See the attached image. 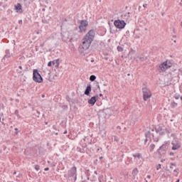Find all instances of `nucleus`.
I'll return each instance as SVG.
<instances>
[{"label":"nucleus","instance_id":"nucleus-1","mask_svg":"<svg viewBox=\"0 0 182 182\" xmlns=\"http://www.w3.org/2000/svg\"><path fill=\"white\" fill-rule=\"evenodd\" d=\"M95 35H96L95 30H90L87 33L82 39V45L79 46L80 53H85V50H87L92 43L95 39Z\"/></svg>","mask_w":182,"mask_h":182},{"label":"nucleus","instance_id":"nucleus-2","mask_svg":"<svg viewBox=\"0 0 182 182\" xmlns=\"http://www.w3.org/2000/svg\"><path fill=\"white\" fill-rule=\"evenodd\" d=\"M68 178H71L72 181L77 180V171L76 166H73L68 171Z\"/></svg>","mask_w":182,"mask_h":182},{"label":"nucleus","instance_id":"nucleus-3","mask_svg":"<svg viewBox=\"0 0 182 182\" xmlns=\"http://www.w3.org/2000/svg\"><path fill=\"white\" fill-rule=\"evenodd\" d=\"M33 80L36 82V83H42V82H43V77H42V75H41L36 69L33 70Z\"/></svg>","mask_w":182,"mask_h":182},{"label":"nucleus","instance_id":"nucleus-4","mask_svg":"<svg viewBox=\"0 0 182 182\" xmlns=\"http://www.w3.org/2000/svg\"><path fill=\"white\" fill-rule=\"evenodd\" d=\"M89 26V21L87 20H81L79 26V32L82 33V32H86V29Z\"/></svg>","mask_w":182,"mask_h":182},{"label":"nucleus","instance_id":"nucleus-5","mask_svg":"<svg viewBox=\"0 0 182 182\" xmlns=\"http://www.w3.org/2000/svg\"><path fill=\"white\" fill-rule=\"evenodd\" d=\"M114 26L117 28V29H124L126 28V21L124 20H115L114 22Z\"/></svg>","mask_w":182,"mask_h":182},{"label":"nucleus","instance_id":"nucleus-6","mask_svg":"<svg viewBox=\"0 0 182 182\" xmlns=\"http://www.w3.org/2000/svg\"><path fill=\"white\" fill-rule=\"evenodd\" d=\"M171 66H173L171 62H170L169 60H166L159 65V69H161V72H166V70L171 68Z\"/></svg>","mask_w":182,"mask_h":182},{"label":"nucleus","instance_id":"nucleus-7","mask_svg":"<svg viewBox=\"0 0 182 182\" xmlns=\"http://www.w3.org/2000/svg\"><path fill=\"white\" fill-rule=\"evenodd\" d=\"M142 93H143V97L144 100H149L150 97H151V92H150V90L147 87H143L142 88Z\"/></svg>","mask_w":182,"mask_h":182},{"label":"nucleus","instance_id":"nucleus-8","mask_svg":"<svg viewBox=\"0 0 182 182\" xmlns=\"http://www.w3.org/2000/svg\"><path fill=\"white\" fill-rule=\"evenodd\" d=\"M172 144V150H178L180 147H181V144L178 141H173L171 142Z\"/></svg>","mask_w":182,"mask_h":182},{"label":"nucleus","instance_id":"nucleus-9","mask_svg":"<svg viewBox=\"0 0 182 182\" xmlns=\"http://www.w3.org/2000/svg\"><path fill=\"white\" fill-rule=\"evenodd\" d=\"M97 99H99V95L92 97L90 100H88V104L91 105V106H95V104L96 102H97Z\"/></svg>","mask_w":182,"mask_h":182},{"label":"nucleus","instance_id":"nucleus-10","mask_svg":"<svg viewBox=\"0 0 182 182\" xmlns=\"http://www.w3.org/2000/svg\"><path fill=\"white\" fill-rule=\"evenodd\" d=\"M167 145L163 144L160 148L158 149L159 154H163V151H166L167 150Z\"/></svg>","mask_w":182,"mask_h":182},{"label":"nucleus","instance_id":"nucleus-11","mask_svg":"<svg viewBox=\"0 0 182 182\" xmlns=\"http://www.w3.org/2000/svg\"><path fill=\"white\" fill-rule=\"evenodd\" d=\"M15 9L16 11L18 14H22V12H23V11L22 10V5H21L20 3H18L16 6H15Z\"/></svg>","mask_w":182,"mask_h":182},{"label":"nucleus","instance_id":"nucleus-12","mask_svg":"<svg viewBox=\"0 0 182 182\" xmlns=\"http://www.w3.org/2000/svg\"><path fill=\"white\" fill-rule=\"evenodd\" d=\"M5 55L4 58H2V60H5V59H9L12 56V54L11 53V51L9 50H6Z\"/></svg>","mask_w":182,"mask_h":182},{"label":"nucleus","instance_id":"nucleus-13","mask_svg":"<svg viewBox=\"0 0 182 182\" xmlns=\"http://www.w3.org/2000/svg\"><path fill=\"white\" fill-rule=\"evenodd\" d=\"M90 92H92V85H88L84 93L86 95V96H90Z\"/></svg>","mask_w":182,"mask_h":182},{"label":"nucleus","instance_id":"nucleus-14","mask_svg":"<svg viewBox=\"0 0 182 182\" xmlns=\"http://www.w3.org/2000/svg\"><path fill=\"white\" fill-rule=\"evenodd\" d=\"M156 133H158L159 134H160L161 136H163V134H164L165 132H164V129H163V127H158L156 129Z\"/></svg>","mask_w":182,"mask_h":182},{"label":"nucleus","instance_id":"nucleus-15","mask_svg":"<svg viewBox=\"0 0 182 182\" xmlns=\"http://www.w3.org/2000/svg\"><path fill=\"white\" fill-rule=\"evenodd\" d=\"M53 65L55 66V68H59V59L54 60L52 61Z\"/></svg>","mask_w":182,"mask_h":182},{"label":"nucleus","instance_id":"nucleus-16","mask_svg":"<svg viewBox=\"0 0 182 182\" xmlns=\"http://www.w3.org/2000/svg\"><path fill=\"white\" fill-rule=\"evenodd\" d=\"M137 174H139V170L137 169V168H135L132 171V176L134 177L135 176H137Z\"/></svg>","mask_w":182,"mask_h":182},{"label":"nucleus","instance_id":"nucleus-17","mask_svg":"<svg viewBox=\"0 0 182 182\" xmlns=\"http://www.w3.org/2000/svg\"><path fill=\"white\" fill-rule=\"evenodd\" d=\"M16 72H17V73L21 75V73H22V72H23V68H22V66L19 65L18 69L16 70Z\"/></svg>","mask_w":182,"mask_h":182},{"label":"nucleus","instance_id":"nucleus-18","mask_svg":"<svg viewBox=\"0 0 182 182\" xmlns=\"http://www.w3.org/2000/svg\"><path fill=\"white\" fill-rule=\"evenodd\" d=\"M136 60H141V62H144V60H147L146 57H137Z\"/></svg>","mask_w":182,"mask_h":182},{"label":"nucleus","instance_id":"nucleus-19","mask_svg":"<svg viewBox=\"0 0 182 182\" xmlns=\"http://www.w3.org/2000/svg\"><path fill=\"white\" fill-rule=\"evenodd\" d=\"M90 80L91 82H95V81L96 80V75H91V76L90 77Z\"/></svg>","mask_w":182,"mask_h":182},{"label":"nucleus","instance_id":"nucleus-20","mask_svg":"<svg viewBox=\"0 0 182 182\" xmlns=\"http://www.w3.org/2000/svg\"><path fill=\"white\" fill-rule=\"evenodd\" d=\"M133 157H134L135 159H141V154H136L133 155Z\"/></svg>","mask_w":182,"mask_h":182},{"label":"nucleus","instance_id":"nucleus-21","mask_svg":"<svg viewBox=\"0 0 182 182\" xmlns=\"http://www.w3.org/2000/svg\"><path fill=\"white\" fill-rule=\"evenodd\" d=\"M14 114L18 118L21 119V115H19V111L18 109H16L14 112Z\"/></svg>","mask_w":182,"mask_h":182},{"label":"nucleus","instance_id":"nucleus-22","mask_svg":"<svg viewBox=\"0 0 182 182\" xmlns=\"http://www.w3.org/2000/svg\"><path fill=\"white\" fill-rule=\"evenodd\" d=\"M156 147V145H154V144H151L149 146L150 149V151H153V150H154V148Z\"/></svg>","mask_w":182,"mask_h":182},{"label":"nucleus","instance_id":"nucleus-23","mask_svg":"<svg viewBox=\"0 0 182 182\" xmlns=\"http://www.w3.org/2000/svg\"><path fill=\"white\" fill-rule=\"evenodd\" d=\"M178 171H179L178 168L173 170V172L176 173H174L175 177H177L178 176Z\"/></svg>","mask_w":182,"mask_h":182},{"label":"nucleus","instance_id":"nucleus-24","mask_svg":"<svg viewBox=\"0 0 182 182\" xmlns=\"http://www.w3.org/2000/svg\"><path fill=\"white\" fill-rule=\"evenodd\" d=\"M171 107L174 108V107H177V103L175 102H173L171 103Z\"/></svg>","mask_w":182,"mask_h":182},{"label":"nucleus","instance_id":"nucleus-25","mask_svg":"<svg viewBox=\"0 0 182 182\" xmlns=\"http://www.w3.org/2000/svg\"><path fill=\"white\" fill-rule=\"evenodd\" d=\"M117 50H118V52H123V47L118 46Z\"/></svg>","mask_w":182,"mask_h":182},{"label":"nucleus","instance_id":"nucleus-26","mask_svg":"<svg viewBox=\"0 0 182 182\" xmlns=\"http://www.w3.org/2000/svg\"><path fill=\"white\" fill-rule=\"evenodd\" d=\"M98 180H99L100 182H102L103 180H104L103 175L100 176L99 178H98Z\"/></svg>","mask_w":182,"mask_h":182},{"label":"nucleus","instance_id":"nucleus-27","mask_svg":"<svg viewBox=\"0 0 182 182\" xmlns=\"http://www.w3.org/2000/svg\"><path fill=\"white\" fill-rule=\"evenodd\" d=\"M145 137L146 139H149V137H150V132H147L145 133Z\"/></svg>","mask_w":182,"mask_h":182},{"label":"nucleus","instance_id":"nucleus-28","mask_svg":"<svg viewBox=\"0 0 182 182\" xmlns=\"http://www.w3.org/2000/svg\"><path fill=\"white\" fill-rule=\"evenodd\" d=\"M35 169L36 170V171H39L41 170V166L39 165H36Z\"/></svg>","mask_w":182,"mask_h":182},{"label":"nucleus","instance_id":"nucleus-29","mask_svg":"<svg viewBox=\"0 0 182 182\" xmlns=\"http://www.w3.org/2000/svg\"><path fill=\"white\" fill-rule=\"evenodd\" d=\"M174 97H175V99H176V100H178V99H180V95L175 94Z\"/></svg>","mask_w":182,"mask_h":182},{"label":"nucleus","instance_id":"nucleus-30","mask_svg":"<svg viewBox=\"0 0 182 182\" xmlns=\"http://www.w3.org/2000/svg\"><path fill=\"white\" fill-rule=\"evenodd\" d=\"M77 151H80V153H85V149L77 148Z\"/></svg>","mask_w":182,"mask_h":182},{"label":"nucleus","instance_id":"nucleus-31","mask_svg":"<svg viewBox=\"0 0 182 182\" xmlns=\"http://www.w3.org/2000/svg\"><path fill=\"white\" fill-rule=\"evenodd\" d=\"M113 140H114V141H117H117H119V138L117 136H113Z\"/></svg>","mask_w":182,"mask_h":182},{"label":"nucleus","instance_id":"nucleus-32","mask_svg":"<svg viewBox=\"0 0 182 182\" xmlns=\"http://www.w3.org/2000/svg\"><path fill=\"white\" fill-rule=\"evenodd\" d=\"M160 168H161V164H159L156 166V170H160Z\"/></svg>","mask_w":182,"mask_h":182},{"label":"nucleus","instance_id":"nucleus-33","mask_svg":"<svg viewBox=\"0 0 182 182\" xmlns=\"http://www.w3.org/2000/svg\"><path fill=\"white\" fill-rule=\"evenodd\" d=\"M170 165V168H173V166H176V163H171Z\"/></svg>","mask_w":182,"mask_h":182},{"label":"nucleus","instance_id":"nucleus-34","mask_svg":"<svg viewBox=\"0 0 182 182\" xmlns=\"http://www.w3.org/2000/svg\"><path fill=\"white\" fill-rule=\"evenodd\" d=\"M153 140L157 143V141H159V138H154V136H153Z\"/></svg>","mask_w":182,"mask_h":182},{"label":"nucleus","instance_id":"nucleus-35","mask_svg":"<svg viewBox=\"0 0 182 182\" xmlns=\"http://www.w3.org/2000/svg\"><path fill=\"white\" fill-rule=\"evenodd\" d=\"M52 64H53L52 61H50L48 63V66L50 67L52 66Z\"/></svg>","mask_w":182,"mask_h":182},{"label":"nucleus","instance_id":"nucleus-36","mask_svg":"<svg viewBox=\"0 0 182 182\" xmlns=\"http://www.w3.org/2000/svg\"><path fill=\"white\" fill-rule=\"evenodd\" d=\"M43 23H49V21L47 20H43Z\"/></svg>","mask_w":182,"mask_h":182},{"label":"nucleus","instance_id":"nucleus-37","mask_svg":"<svg viewBox=\"0 0 182 182\" xmlns=\"http://www.w3.org/2000/svg\"><path fill=\"white\" fill-rule=\"evenodd\" d=\"M62 108H63V109H68V105H63V106H62Z\"/></svg>","mask_w":182,"mask_h":182},{"label":"nucleus","instance_id":"nucleus-38","mask_svg":"<svg viewBox=\"0 0 182 182\" xmlns=\"http://www.w3.org/2000/svg\"><path fill=\"white\" fill-rule=\"evenodd\" d=\"M147 141H149V139L147 138H146L145 140H144V144H146Z\"/></svg>","mask_w":182,"mask_h":182},{"label":"nucleus","instance_id":"nucleus-39","mask_svg":"<svg viewBox=\"0 0 182 182\" xmlns=\"http://www.w3.org/2000/svg\"><path fill=\"white\" fill-rule=\"evenodd\" d=\"M36 112H37V114H38L37 117H39V116L41 115V112L37 111Z\"/></svg>","mask_w":182,"mask_h":182},{"label":"nucleus","instance_id":"nucleus-40","mask_svg":"<svg viewBox=\"0 0 182 182\" xmlns=\"http://www.w3.org/2000/svg\"><path fill=\"white\" fill-rule=\"evenodd\" d=\"M18 23H19L20 25H22V23H23L22 20H19V21H18Z\"/></svg>","mask_w":182,"mask_h":182},{"label":"nucleus","instance_id":"nucleus-41","mask_svg":"<svg viewBox=\"0 0 182 182\" xmlns=\"http://www.w3.org/2000/svg\"><path fill=\"white\" fill-rule=\"evenodd\" d=\"M44 171H49V168H44Z\"/></svg>","mask_w":182,"mask_h":182},{"label":"nucleus","instance_id":"nucleus-42","mask_svg":"<svg viewBox=\"0 0 182 182\" xmlns=\"http://www.w3.org/2000/svg\"><path fill=\"white\" fill-rule=\"evenodd\" d=\"M16 134H18V128H15Z\"/></svg>","mask_w":182,"mask_h":182},{"label":"nucleus","instance_id":"nucleus-43","mask_svg":"<svg viewBox=\"0 0 182 182\" xmlns=\"http://www.w3.org/2000/svg\"><path fill=\"white\" fill-rule=\"evenodd\" d=\"M147 178H149V179H150V178H151V176L150 175H148V176H147Z\"/></svg>","mask_w":182,"mask_h":182},{"label":"nucleus","instance_id":"nucleus-44","mask_svg":"<svg viewBox=\"0 0 182 182\" xmlns=\"http://www.w3.org/2000/svg\"><path fill=\"white\" fill-rule=\"evenodd\" d=\"M170 156H174V154L173 152H171Z\"/></svg>","mask_w":182,"mask_h":182},{"label":"nucleus","instance_id":"nucleus-45","mask_svg":"<svg viewBox=\"0 0 182 182\" xmlns=\"http://www.w3.org/2000/svg\"><path fill=\"white\" fill-rule=\"evenodd\" d=\"M146 6H147V4H145L143 5L144 8H146Z\"/></svg>","mask_w":182,"mask_h":182},{"label":"nucleus","instance_id":"nucleus-46","mask_svg":"<svg viewBox=\"0 0 182 182\" xmlns=\"http://www.w3.org/2000/svg\"><path fill=\"white\" fill-rule=\"evenodd\" d=\"M103 97V94H100V97Z\"/></svg>","mask_w":182,"mask_h":182},{"label":"nucleus","instance_id":"nucleus-47","mask_svg":"<svg viewBox=\"0 0 182 182\" xmlns=\"http://www.w3.org/2000/svg\"><path fill=\"white\" fill-rule=\"evenodd\" d=\"M97 88L100 90V86L99 85H97Z\"/></svg>","mask_w":182,"mask_h":182},{"label":"nucleus","instance_id":"nucleus-48","mask_svg":"<svg viewBox=\"0 0 182 182\" xmlns=\"http://www.w3.org/2000/svg\"><path fill=\"white\" fill-rule=\"evenodd\" d=\"M68 134V131H65L64 134Z\"/></svg>","mask_w":182,"mask_h":182},{"label":"nucleus","instance_id":"nucleus-49","mask_svg":"<svg viewBox=\"0 0 182 182\" xmlns=\"http://www.w3.org/2000/svg\"><path fill=\"white\" fill-rule=\"evenodd\" d=\"M140 9H141V6H139V11H140Z\"/></svg>","mask_w":182,"mask_h":182},{"label":"nucleus","instance_id":"nucleus-50","mask_svg":"<svg viewBox=\"0 0 182 182\" xmlns=\"http://www.w3.org/2000/svg\"><path fill=\"white\" fill-rule=\"evenodd\" d=\"M95 174L97 175V171H95Z\"/></svg>","mask_w":182,"mask_h":182},{"label":"nucleus","instance_id":"nucleus-51","mask_svg":"<svg viewBox=\"0 0 182 182\" xmlns=\"http://www.w3.org/2000/svg\"><path fill=\"white\" fill-rule=\"evenodd\" d=\"M100 150H102V148L98 149H97V151H100Z\"/></svg>","mask_w":182,"mask_h":182},{"label":"nucleus","instance_id":"nucleus-52","mask_svg":"<svg viewBox=\"0 0 182 182\" xmlns=\"http://www.w3.org/2000/svg\"><path fill=\"white\" fill-rule=\"evenodd\" d=\"M176 182H180V179H178Z\"/></svg>","mask_w":182,"mask_h":182},{"label":"nucleus","instance_id":"nucleus-53","mask_svg":"<svg viewBox=\"0 0 182 182\" xmlns=\"http://www.w3.org/2000/svg\"><path fill=\"white\" fill-rule=\"evenodd\" d=\"M15 174H16V171H14V176H15Z\"/></svg>","mask_w":182,"mask_h":182},{"label":"nucleus","instance_id":"nucleus-54","mask_svg":"<svg viewBox=\"0 0 182 182\" xmlns=\"http://www.w3.org/2000/svg\"><path fill=\"white\" fill-rule=\"evenodd\" d=\"M84 141H86V137L85 139H83Z\"/></svg>","mask_w":182,"mask_h":182},{"label":"nucleus","instance_id":"nucleus-55","mask_svg":"<svg viewBox=\"0 0 182 182\" xmlns=\"http://www.w3.org/2000/svg\"><path fill=\"white\" fill-rule=\"evenodd\" d=\"M100 160H102V159H103V156L100 157Z\"/></svg>","mask_w":182,"mask_h":182},{"label":"nucleus","instance_id":"nucleus-56","mask_svg":"<svg viewBox=\"0 0 182 182\" xmlns=\"http://www.w3.org/2000/svg\"><path fill=\"white\" fill-rule=\"evenodd\" d=\"M45 124H48V122H45Z\"/></svg>","mask_w":182,"mask_h":182},{"label":"nucleus","instance_id":"nucleus-57","mask_svg":"<svg viewBox=\"0 0 182 182\" xmlns=\"http://www.w3.org/2000/svg\"><path fill=\"white\" fill-rule=\"evenodd\" d=\"M127 15H130V12H128V13H127Z\"/></svg>","mask_w":182,"mask_h":182},{"label":"nucleus","instance_id":"nucleus-58","mask_svg":"<svg viewBox=\"0 0 182 182\" xmlns=\"http://www.w3.org/2000/svg\"><path fill=\"white\" fill-rule=\"evenodd\" d=\"M43 117H45V114H43Z\"/></svg>","mask_w":182,"mask_h":182},{"label":"nucleus","instance_id":"nucleus-59","mask_svg":"<svg viewBox=\"0 0 182 182\" xmlns=\"http://www.w3.org/2000/svg\"><path fill=\"white\" fill-rule=\"evenodd\" d=\"M36 51H38V48H36Z\"/></svg>","mask_w":182,"mask_h":182},{"label":"nucleus","instance_id":"nucleus-60","mask_svg":"<svg viewBox=\"0 0 182 182\" xmlns=\"http://www.w3.org/2000/svg\"><path fill=\"white\" fill-rule=\"evenodd\" d=\"M130 53H133V52H129V55H130Z\"/></svg>","mask_w":182,"mask_h":182},{"label":"nucleus","instance_id":"nucleus-61","mask_svg":"<svg viewBox=\"0 0 182 182\" xmlns=\"http://www.w3.org/2000/svg\"><path fill=\"white\" fill-rule=\"evenodd\" d=\"M105 60H107V58H105Z\"/></svg>","mask_w":182,"mask_h":182},{"label":"nucleus","instance_id":"nucleus-62","mask_svg":"<svg viewBox=\"0 0 182 182\" xmlns=\"http://www.w3.org/2000/svg\"><path fill=\"white\" fill-rule=\"evenodd\" d=\"M43 97H45V95H42Z\"/></svg>","mask_w":182,"mask_h":182},{"label":"nucleus","instance_id":"nucleus-63","mask_svg":"<svg viewBox=\"0 0 182 182\" xmlns=\"http://www.w3.org/2000/svg\"><path fill=\"white\" fill-rule=\"evenodd\" d=\"M2 124H4V125H5V124H4V122H2Z\"/></svg>","mask_w":182,"mask_h":182},{"label":"nucleus","instance_id":"nucleus-64","mask_svg":"<svg viewBox=\"0 0 182 182\" xmlns=\"http://www.w3.org/2000/svg\"><path fill=\"white\" fill-rule=\"evenodd\" d=\"M0 122H1V117H0Z\"/></svg>","mask_w":182,"mask_h":182}]
</instances>
